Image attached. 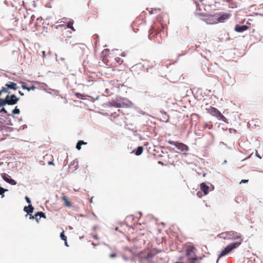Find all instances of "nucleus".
Segmentation results:
<instances>
[{
    "label": "nucleus",
    "instance_id": "obj_1",
    "mask_svg": "<svg viewBox=\"0 0 263 263\" xmlns=\"http://www.w3.org/2000/svg\"><path fill=\"white\" fill-rule=\"evenodd\" d=\"M166 27V25L164 24H161L160 29L159 26H157L156 25L152 26L149 31V38L152 39L154 37H156L158 43H162L167 36V31Z\"/></svg>",
    "mask_w": 263,
    "mask_h": 263
},
{
    "label": "nucleus",
    "instance_id": "obj_2",
    "mask_svg": "<svg viewBox=\"0 0 263 263\" xmlns=\"http://www.w3.org/2000/svg\"><path fill=\"white\" fill-rule=\"evenodd\" d=\"M219 236L224 239L236 240V241L233 243H238L239 246L243 241V237L241 234L234 231L221 233Z\"/></svg>",
    "mask_w": 263,
    "mask_h": 263
},
{
    "label": "nucleus",
    "instance_id": "obj_3",
    "mask_svg": "<svg viewBox=\"0 0 263 263\" xmlns=\"http://www.w3.org/2000/svg\"><path fill=\"white\" fill-rule=\"evenodd\" d=\"M208 112L211 115L216 117L218 120L227 122V119L223 116L221 112L216 108L210 107L206 109Z\"/></svg>",
    "mask_w": 263,
    "mask_h": 263
},
{
    "label": "nucleus",
    "instance_id": "obj_4",
    "mask_svg": "<svg viewBox=\"0 0 263 263\" xmlns=\"http://www.w3.org/2000/svg\"><path fill=\"white\" fill-rule=\"evenodd\" d=\"M238 247L239 244L237 243H231L229 244L224 248L223 250H222L221 251L218 258L227 255L229 253L231 252L233 250L238 248Z\"/></svg>",
    "mask_w": 263,
    "mask_h": 263
},
{
    "label": "nucleus",
    "instance_id": "obj_5",
    "mask_svg": "<svg viewBox=\"0 0 263 263\" xmlns=\"http://www.w3.org/2000/svg\"><path fill=\"white\" fill-rule=\"evenodd\" d=\"M196 249L193 246H188L185 250V256L187 259H196V255L195 254Z\"/></svg>",
    "mask_w": 263,
    "mask_h": 263
},
{
    "label": "nucleus",
    "instance_id": "obj_6",
    "mask_svg": "<svg viewBox=\"0 0 263 263\" xmlns=\"http://www.w3.org/2000/svg\"><path fill=\"white\" fill-rule=\"evenodd\" d=\"M167 142L171 145H174L176 147L181 151H188L189 149V147L182 143L175 142L172 140H168Z\"/></svg>",
    "mask_w": 263,
    "mask_h": 263
},
{
    "label": "nucleus",
    "instance_id": "obj_7",
    "mask_svg": "<svg viewBox=\"0 0 263 263\" xmlns=\"http://www.w3.org/2000/svg\"><path fill=\"white\" fill-rule=\"evenodd\" d=\"M7 104L10 105H13L17 103L19 98H17L15 95H8L6 97Z\"/></svg>",
    "mask_w": 263,
    "mask_h": 263
},
{
    "label": "nucleus",
    "instance_id": "obj_8",
    "mask_svg": "<svg viewBox=\"0 0 263 263\" xmlns=\"http://www.w3.org/2000/svg\"><path fill=\"white\" fill-rule=\"evenodd\" d=\"M202 20L208 24H215L218 23L217 17L215 15H209L203 18Z\"/></svg>",
    "mask_w": 263,
    "mask_h": 263
},
{
    "label": "nucleus",
    "instance_id": "obj_9",
    "mask_svg": "<svg viewBox=\"0 0 263 263\" xmlns=\"http://www.w3.org/2000/svg\"><path fill=\"white\" fill-rule=\"evenodd\" d=\"M3 88H4L6 90L7 93L9 92V89H13L14 90H16L18 88V86L16 83L10 81L8 83H6L5 86L3 87Z\"/></svg>",
    "mask_w": 263,
    "mask_h": 263
},
{
    "label": "nucleus",
    "instance_id": "obj_10",
    "mask_svg": "<svg viewBox=\"0 0 263 263\" xmlns=\"http://www.w3.org/2000/svg\"><path fill=\"white\" fill-rule=\"evenodd\" d=\"M2 176L3 179L7 183L11 185H15L16 184V182L8 174L4 173L2 175Z\"/></svg>",
    "mask_w": 263,
    "mask_h": 263
},
{
    "label": "nucleus",
    "instance_id": "obj_11",
    "mask_svg": "<svg viewBox=\"0 0 263 263\" xmlns=\"http://www.w3.org/2000/svg\"><path fill=\"white\" fill-rule=\"evenodd\" d=\"M79 167L78 161L77 160L72 161L68 167V172L72 173L73 171L76 170Z\"/></svg>",
    "mask_w": 263,
    "mask_h": 263
},
{
    "label": "nucleus",
    "instance_id": "obj_12",
    "mask_svg": "<svg viewBox=\"0 0 263 263\" xmlns=\"http://www.w3.org/2000/svg\"><path fill=\"white\" fill-rule=\"evenodd\" d=\"M230 14L227 13L223 14L219 17H217L218 23H223L230 17Z\"/></svg>",
    "mask_w": 263,
    "mask_h": 263
},
{
    "label": "nucleus",
    "instance_id": "obj_13",
    "mask_svg": "<svg viewBox=\"0 0 263 263\" xmlns=\"http://www.w3.org/2000/svg\"><path fill=\"white\" fill-rule=\"evenodd\" d=\"M41 217H44V218H46V216H45V214L42 212H37L35 215L34 216H31V215H30V219H33V218H35V219L37 221H39V219L41 218Z\"/></svg>",
    "mask_w": 263,
    "mask_h": 263
},
{
    "label": "nucleus",
    "instance_id": "obj_14",
    "mask_svg": "<svg viewBox=\"0 0 263 263\" xmlns=\"http://www.w3.org/2000/svg\"><path fill=\"white\" fill-rule=\"evenodd\" d=\"M248 29V27L247 25L239 26L236 25L235 27V31L238 32H242Z\"/></svg>",
    "mask_w": 263,
    "mask_h": 263
},
{
    "label": "nucleus",
    "instance_id": "obj_15",
    "mask_svg": "<svg viewBox=\"0 0 263 263\" xmlns=\"http://www.w3.org/2000/svg\"><path fill=\"white\" fill-rule=\"evenodd\" d=\"M62 199L63 201L64 202V205L65 206L68 208L71 207V205L70 204V202L68 200V198L64 195V193L62 194Z\"/></svg>",
    "mask_w": 263,
    "mask_h": 263
},
{
    "label": "nucleus",
    "instance_id": "obj_16",
    "mask_svg": "<svg viewBox=\"0 0 263 263\" xmlns=\"http://www.w3.org/2000/svg\"><path fill=\"white\" fill-rule=\"evenodd\" d=\"M200 189L201 191L204 193V195H206L208 193L209 187L204 183H202L200 184Z\"/></svg>",
    "mask_w": 263,
    "mask_h": 263
},
{
    "label": "nucleus",
    "instance_id": "obj_17",
    "mask_svg": "<svg viewBox=\"0 0 263 263\" xmlns=\"http://www.w3.org/2000/svg\"><path fill=\"white\" fill-rule=\"evenodd\" d=\"M24 210L30 215L33 212L34 208L31 205H29L28 206H25Z\"/></svg>",
    "mask_w": 263,
    "mask_h": 263
},
{
    "label": "nucleus",
    "instance_id": "obj_18",
    "mask_svg": "<svg viewBox=\"0 0 263 263\" xmlns=\"http://www.w3.org/2000/svg\"><path fill=\"white\" fill-rule=\"evenodd\" d=\"M22 87L23 89H27L28 91H30L31 90H34L36 88V87L34 85H32L31 87H27L24 83L22 84Z\"/></svg>",
    "mask_w": 263,
    "mask_h": 263
},
{
    "label": "nucleus",
    "instance_id": "obj_19",
    "mask_svg": "<svg viewBox=\"0 0 263 263\" xmlns=\"http://www.w3.org/2000/svg\"><path fill=\"white\" fill-rule=\"evenodd\" d=\"M143 151V147L139 146L134 152H135L136 155L139 156L142 154Z\"/></svg>",
    "mask_w": 263,
    "mask_h": 263
},
{
    "label": "nucleus",
    "instance_id": "obj_20",
    "mask_svg": "<svg viewBox=\"0 0 263 263\" xmlns=\"http://www.w3.org/2000/svg\"><path fill=\"white\" fill-rule=\"evenodd\" d=\"M86 142H84L83 141H79L77 144L76 148L78 150H80L81 148V145L83 144H86Z\"/></svg>",
    "mask_w": 263,
    "mask_h": 263
},
{
    "label": "nucleus",
    "instance_id": "obj_21",
    "mask_svg": "<svg viewBox=\"0 0 263 263\" xmlns=\"http://www.w3.org/2000/svg\"><path fill=\"white\" fill-rule=\"evenodd\" d=\"M73 24V21L72 20L69 21L67 25V27L71 29L73 31H75V29L73 27L72 25Z\"/></svg>",
    "mask_w": 263,
    "mask_h": 263
},
{
    "label": "nucleus",
    "instance_id": "obj_22",
    "mask_svg": "<svg viewBox=\"0 0 263 263\" xmlns=\"http://www.w3.org/2000/svg\"><path fill=\"white\" fill-rule=\"evenodd\" d=\"M75 95L76 96L77 98H78L79 99H82V100L86 99L85 96H84V95H82L80 93L77 92L75 94Z\"/></svg>",
    "mask_w": 263,
    "mask_h": 263
},
{
    "label": "nucleus",
    "instance_id": "obj_23",
    "mask_svg": "<svg viewBox=\"0 0 263 263\" xmlns=\"http://www.w3.org/2000/svg\"><path fill=\"white\" fill-rule=\"evenodd\" d=\"M6 104H7L6 98L5 99H0V107L3 106Z\"/></svg>",
    "mask_w": 263,
    "mask_h": 263
},
{
    "label": "nucleus",
    "instance_id": "obj_24",
    "mask_svg": "<svg viewBox=\"0 0 263 263\" xmlns=\"http://www.w3.org/2000/svg\"><path fill=\"white\" fill-rule=\"evenodd\" d=\"M115 60L116 61L117 63H118L120 65L123 62V60L119 57L116 58L115 59Z\"/></svg>",
    "mask_w": 263,
    "mask_h": 263
},
{
    "label": "nucleus",
    "instance_id": "obj_25",
    "mask_svg": "<svg viewBox=\"0 0 263 263\" xmlns=\"http://www.w3.org/2000/svg\"><path fill=\"white\" fill-rule=\"evenodd\" d=\"M7 191V190L5 189L3 187L0 186V195H2V197H4V193Z\"/></svg>",
    "mask_w": 263,
    "mask_h": 263
},
{
    "label": "nucleus",
    "instance_id": "obj_26",
    "mask_svg": "<svg viewBox=\"0 0 263 263\" xmlns=\"http://www.w3.org/2000/svg\"><path fill=\"white\" fill-rule=\"evenodd\" d=\"M20 110L18 108H17V107L16 106L14 109L12 110V114H20Z\"/></svg>",
    "mask_w": 263,
    "mask_h": 263
},
{
    "label": "nucleus",
    "instance_id": "obj_27",
    "mask_svg": "<svg viewBox=\"0 0 263 263\" xmlns=\"http://www.w3.org/2000/svg\"><path fill=\"white\" fill-rule=\"evenodd\" d=\"M60 237L61 238L64 240L65 241H66V239H67V237L64 235V232L63 231L62 233H61L60 234Z\"/></svg>",
    "mask_w": 263,
    "mask_h": 263
},
{
    "label": "nucleus",
    "instance_id": "obj_28",
    "mask_svg": "<svg viewBox=\"0 0 263 263\" xmlns=\"http://www.w3.org/2000/svg\"><path fill=\"white\" fill-rule=\"evenodd\" d=\"M189 263H196V261L197 260V258L196 259H189Z\"/></svg>",
    "mask_w": 263,
    "mask_h": 263
},
{
    "label": "nucleus",
    "instance_id": "obj_29",
    "mask_svg": "<svg viewBox=\"0 0 263 263\" xmlns=\"http://www.w3.org/2000/svg\"><path fill=\"white\" fill-rule=\"evenodd\" d=\"M3 92L6 93V90L4 88H2V89L0 90V96Z\"/></svg>",
    "mask_w": 263,
    "mask_h": 263
},
{
    "label": "nucleus",
    "instance_id": "obj_30",
    "mask_svg": "<svg viewBox=\"0 0 263 263\" xmlns=\"http://www.w3.org/2000/svg\"><path fill=\"white\" fill-rule=\"evenodd\" d=\"M25 199L28 203L30 204L31 203V200H30L29 198L27 196L25 197Z\"/></svg>",
    "mask_w": 263,
    "mask_h": 263
},
{
    "label": "nucleus",
    "instance_id": "obj_31",
    "mask_svg": "<svg viewBox=\"0 0 263 263\" xmlns=\"http://www.w3.org/2000/svg\"><path fill=\"white\" fill-rule=\"evenodd\" d=\"M1 112L2 113H5V114H7V110L4 108H3L1 110Z\"/></svg>",
    "mask_w": 263,
    "mask_h": 263
},
{
    "label": "nucleus",
    "instance_id": "obj_32",
    "mask_svg": "<svg viewBox=\"0 0 263 263\" xmlns=\"http://www.w3.org/2000/svg\"><path fill=\"white\" fill-rule=\"evenodd\" d=\"M116 256V254L115 253H112L109 255V257L111 258H114V257H115Z\"/></svg>",
    "mask_w": 263,
    "mask_h": 263
},
{
    "label": "nucleus",
    "instance_id": "obj_33",
    "mask_svg": "<svg viewBox=\"0 0 263 263\" xmlns=\"http://www.w3.org/2000/svg\"><path fill=\"white\" fill-rule=\"evenodd\" d=\"M248 182V180H246V179H242L241 180V181L240 182V183H247Z\"/></svg>",
    "mask_w": 263,
    "mask_h": 263
},
{
    "label": "nucleus",
    "instance_id": "obj_34",
    "mask_svg": "<svg viewBox=\"0 0 263 263\" xmlns=\"http://www.w3.org/2000/svg\"><path fill=\"white\" fill-rule=\"evenodd\" d=\"M105 92L106 93L107 95H110V92L108 89H106L105 90Z\"/></svg>",
    "mask_w": 263,
    "mask_h": 263
},
{
    "label": "nucleus",
    "instance_id": "obj_35",
    "mask_svg": "<svg viewBox=\"0 0 263 263\" xmlns=\"http://www.w3.org/2000/svg\"><path fill=\"white\" fill-rule=\"evenodd\" d=\"M197 195L199 197H201L202 196V194L200 192H197Z\"/></svg>",
    "mask_w": 263,
    "mask_h": 263
},
{
    "label": "nucleus",
    "instance_id": "obj_36",
    "mask_svg": "<svg viewBox=\"0 0 263 263\" xmlns=\"http://www.w3.org/2000/svg\"><path fill=\"white\" fill-rule=\"evenodd\" d=\"M36 21H37V22H40V23H42V21H43V20H42V18H41V19H40V18H37L36 19Z\"/></svg>",
    "mask_w": 263,
    "mask_h": 263
},
{
    "label": "nucleus",
    "instance_id": "obj_37",
    "mask_svg": "<svg viewBox=\"0 0 263 263\" xmlns=\"http://www.w3.org/2000/svg\"><path fill=\"white\" fill-rule=\"evenodd\" d=\"M48 164L49 165H54V163H53V161H49V162H48Z\"/></svg>",
    "mask_w": 263,
    "mask_h": 263
},
{
    "label": "nucleus",
    "instance_id": "obj_38",
    "mask_svg": "<svg viewBox=\"0 0 263 263\" xmlns=\"http://www.w3.org/2000/svg\"><path fill=\"white\" fill-rule=\"evenodd\" d=\"M34 18H35L34 15H32L31 16V21H30V22L34 20Z\"/></svg>",
    "mask_w": 263,
    "mask_h": 263
},
{
    "label": "nucleus",
    "instance_id": "obj_39",
    "mask_svg": "<svg viewBox=\"0 0 263 263\" xmlns=\"http://www.w3.org/2000/svg\"><path fill=\"white\" fill-rule=\"evenodd\" d=\"M121 55L122 57H125V56H126V53H125V52H122V53H121Z\"/></svg>",
    "mask_w": 263,
    "mask_h": 263
},
{
    "label": "nucleus",
    "instance_id": "obj_40",
    "mask_svg": "<svg viewBox=\"0 0 263 263\" xmlns=\"http://www.w3.org/2000/svg\"><path fill=\"white\" fill-rule=\"evenodd\" d=\"M93 238H94L95 239H98V236H97V235H96L93 236Z\"/></svg>",
    "mask_w": 263,
    "mask_h": 263
},
{
    "label": "nucleus",
    "instance_id": "obj_41",
    "mask_svg": "<svg viewBox=\"0 0 263 263\" xmlns=\"http://www.w3.org/2000/svg\"><path fill=\"white\" fill-rule=\"evenodd\" d=\"M19 94H20L21 96H23L24 95V93L23 92H22L21 91H19L18 92Z\"/></svg>",
    "mask_w": 263,
    "mask_h": 263
},
{
    "label": "nucleus",
    "instance_id": "obj_42",
    "mask_svg": "<svg viewBox=\"0 0 263 263\" xmlns=\"http://www.w3.org/2000/svg\"><path fill=\"white\" fill-rule=\"evenodd\" d=\"M65 246H66L67 247L68 246V244H67V239H66V241H65Z\"/></svg>",
    "mask_w": 263,
    "mask_h": 263
},
{
    "label": "nucleus",
    "instance_id": "obj_43",
    "mask_svg": "<svg viewBox=\"0 0 263 263\" xmlns=\"http://www.w3.org/2000/svg\"><path fill=\"white\" fill-rule=\"evenodd\" d=\"M42 53H43V56L44 57L45 56V52L44 51H43L42 52Z\"/></svg>",
    "mask_w": 263,
    "mask_h": 263
}]
</instances>
